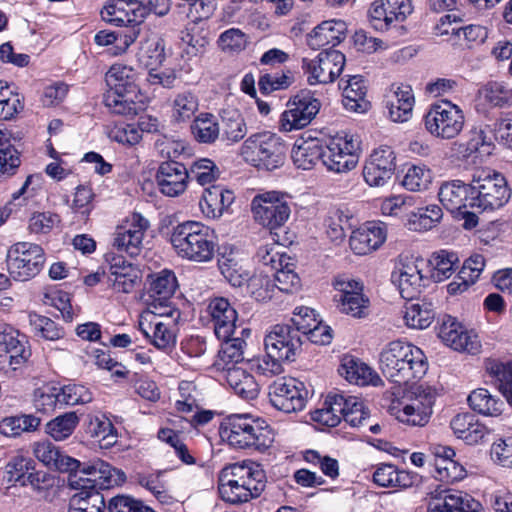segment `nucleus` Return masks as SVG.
<instances>
[{"label":"nucleus","instance_id":"5701e85b","mask_svg":"<svg viewBox=\"0 0 512 512\" xmlns=\"http://www.w3.org/2000/svg\"><path fill=\"white\" fill-rule=\"evenodd\" d=\"M0 350L9 354V364L14 370L31 357L27 337L10 325H0Z\"/></svg>","mask_w":512,"mask_h":512},{"label":"nucleus","instance_id":"20e7f679","mask_svg":"<svg viewBox=\"0 0 512 512\" xmlns=\"http://www.w3.org/2000/svg\"><path fill=\"white\" fill-rule=\"evenodd\" d=\"M170 243L178 257L195 263H209L218 247L215 231L198 221H185L172 228Z\"/></svg>","mask_w":512,"mask_h":512},{"label":"nucleus","instance_id":"5fc2aeb1","mask_svg":"<svg viewBox=\"0 0 512 512\" xmlns=\"http://www.w3.org/2000/svg\"><path fill=\"white\" fill-rule=\"evenodd\" d=\"M479 95L493 107L503 108L512 105V88L503 82H488L479 89Z\"/></svg>","mask_w":512,"mask_h":512},{"label":"nucleus","instance_id":"69168bd1","mask_svg":"<svg viewBox=\"0 0 512 512\" xmlns=\"http://www.w3.org/2000/svg\"><path fill=\"white\" fill-rule=\"evenodd\" d=\"M35 462L32 458L23 455L13 456L6 465L8 481L14 485L24 486L25 476L34 470Z\"/></svg>","mask_w":512,"mask_h":512},{"label":"nucleus","instance_id":"864d4df0","mask_svg":"<svg viewBox=\"0 0 512 512\" xmlns=\"http://www.w3.org/2000/svg\"><path fill=\"white\" fill-rule=\"evenodd\" d=\"M458 263V256L454 252L440 250L434 252L429 259L431 267L430 277L434 282H442L449 278L455 270Z\"/></svg>","mask_w":512,"mask_h":512},{"label":"nucleus","instance_id":"393cba45","mask_svg":"<svg viewBox=\"0 0 512 512\" xmlns=\"http://www.w3.org/2000/svg\"><path fill=\"white\" fill-rule=\"evenodd\" d=\"M136 0H110L101 10L102 19L115 26H141Z\"/></svg>","mask_w":512,"mask_h":512},{"label":"nucleus","instance_id":"ea45409f","mask_svg":"<svg viewBox=\"0 0 512 512\" xmlns=\"http://www.w3.org/2000/svg\"><path fill=\"white\" fill-rule=\"evenodd\" d=\"M323 156L324 144L318 139L298 140L291 151L294 165L302 170L312 169L320 160L323 162Z\"/></svg>","mask_w":512,"mask_h":512},{"label":"nucleus","instance_id":"f8f14e48","mask_svg":"<svg viewBox=\"0 0 512 512\" xmlns=\"http://www.w3.org/2000/svg\"><path fill=\"white\" fill-rule=\"evenodd\" d=\"M287 107L280 117V129L290 132L311 123L319 112L320 101L310 91L302 90L289 100Z\"/></svg>","mask_w":512,"mask_h":512},{"label":"nucleus","instance_id":"dca6fc26","mask_svg":"<svg viewBox=\"0 0 512 512\" xmlns=\"http://www.w3.org/2000/svg\"><path fill=\"white\" fill-rule=\"evenodd\" d=\"M149 221L140 213H133L113 234V247L131 257L137 256L143 246V238L148 230Z\"/></svg>","mask_w":512,"mask_h":512},{"label":"nucleus","instance_id":"a878e982","mask_svg":"<svg viewBox=\"0 0 512 512\" xmlns=\"http://www.w3.org/2000/svg\"><path fill=\"white\" fill-rule=\"evenodd\" d=\"M386 227L382 222H368L353 231L349 244L355 254L366 255L378 249L386 240Z\"/></svg>","mask_w":512,"mask_h":512},{"label":"nucleus","instance_id":"423d86ee","mask_svg":"<svg viewBox=\"0 0 512 512\" xmlns=\"http://www.w3.org/2000/svg\"><path fill=\"white\" fill-rule=\"evenodd\" d=\"M470 208L478 212L494 211L510 199L506 178L497 172L480 171L471 180Z\"/></svg>","mask_w":512,"mask_h":512},{"label":"nucleus","instance_id":"f704fd0d","mask_svg":"<svg viewBox=\"0 0 512 512\" xmlns=\"http://www.w3.org/2000/svg\"><path fill=\"white\" fill-rule=\"evenodd\" d=\"M439 338L456 351L473 352L475 342L471 339L464 327L453 317L445 316L439 327Z\"/></svg>","mask_w":512,"mask_h":512},{"label":"nucleus","instance_id":"49530a36","mask_svg":"<svg viewBox=\"0 0 512 512\" xmlns=\"http://www.w3.org/2000/svg\"><path fill=\"white\" fill-rule=\"evenodd\" d=\"M467 400L472 410L484 416L497 417L505 409V402L501 398L492 395L485 388L472 391Z\"/></svg>","mask_w":512,"mask_h":512},{"label":"nucleus","instance_id":"9b49d317","mask_svg":"<svg viewBox=\"0 0 512 512\" xmlns=\"http://www.w3.org/2000/svg\"><path fill=\"white\" fill-rule=\"evenodd\" d=\"M268 396L274 408L292 413L301 411L305 407L308 390L303 382L292 377H282L269 386Z\"/></svg>","mask_w":512,"mask_h":512},{"label":"nucleus","instance_id":"13d9d810","mask_svg":"<svg viewBox=\"0 0 512 512\" xmlns=\"http://www.w3.org/2000/svg\"><path fill=\"white\" fill-rule=\"evenodd\" d=\"M430 303H411L405 307L404 320L408 327L425 329L434 319L435 313Z\"/></svg>","mask_w":512,"mask_h":512},{"label":"nucleus","instance_id":"603ef678","mask_svg":"<svg viewBox=\"0 0 512 512\" xmlns=\"http://www.w3.org/2000/svg\"><path fill=\"white\" fill-rule=\"evenodd\" d=\"M107 508L104 496L98 490H80L68 505V512H103Z\"/></svg>","mask_w":512,"mask_h":512},{"label":"nucleus","instance_id":"7ed1b4c3","mask_svg":"<svg viewBox=\"0 0 512 512\" xmlns=\"http://www.w3.org/2000/svg\"><path fill=\"white\" fill-rule=\"evenodd\" d=\"M219 433L235 449L265 452L274 442V431L269 423L251 414H231L225 417Z\"/></svg>","mask_w":512,"mask_h":512},{"label":"nucleus","instance_id":"8fccbe9b","mask_svg":"<svg viewBox=\"0 0 512 512\" xmlns=\"http://www.w3.org/2000/svg\"><path fill=\"white\" fill-rule=\"evenodd\" d=\"M181 40L187 45L185 52L189 57L202 55L210 43V31L196 23H189L182 31Z\"/></svg>","mask_w":512,"mask_h":512},{"label":"nucleus","instance_id":"2eb2a0df","mask_svg":"<svg viewBox=\"0 0 512 512\" xmlns=\"http://www.w3.org/2000/svg\"><path fill=\"white\" fill-rule=\"evenodd\" d=\"M333 286L338 292L334 298L338 302L337 307L342 313L355 318H363L368 315L370 301L363 294L361 282L339 276L335 278Z\"/></svg>","mask_w":512,"mask_h":512},{"label":"nucleus","instance_id":"3c124183","mask_svg":"<svg viewBox=\"0 0 512 512\" xmlns=\"http://www.w3.org/2000/svg\"><path fill=\"white\" fill-rule=\"evenodd\" d=\"M79 422L75 411L65 412L46 423L45 433L55 441H65L74 433Z\"/></svg>","mask_w":512,"mask_h":512},{"label":"nucleus","instance_id":"4468645a","mask_svg":"<svg viewBox=\"0 0 512 512\" xmlns=\"http://www.w3.org/2000/svg\"><path fill=\"white\" fill-rule=\"evenodd\" d=\"M359 142L353 136L335 137L324 145L323 165L334 173H346L358 163Z\"/></svg>","mask_w":512,"mask_h":512},{"label":"nucleus","instance_id":"37998d69","mask_svg":"<svg viewBox=\"0 0 512 512\" xmlns=\"http://www.w3.org/2000/svg\"><path fill=\"white\" fill-rule=\"evenodd\" d=\"M247 133L246 123L236 109H225L220 114L219 135L228 143L242 140Z\"/></svg>","mask_w":512,"mask_h":512},{"label":"nucleus","instance_id":"473e14b6","mask_svg":"<svg viewBox=\"0 0 512 512\" xmlns=\"http://www.w3.org/2000/svg\"><path fill=\"white\" fill-rule=\"evenodd\" d=\"M105 472V474L92 472L84 477L72 474V476H68L69 486L77 490L109 489L126 480L125 473L117 468L113 467V471Z\"/></svg>","mask_w":512,"mask_h":512},{"label":"nucleus","instance_id":"bb28decb","mask_svg":"<svg viewBox=\"0 0 512 512\" xmlns=\"http://www.w3.org/2000/svg\"><path fill=\"white\" fill-rule=\"evenodd\" d=\"M234 201L235 194L232 190L222 185H212L204 190L199 206L207 218L217 219L229 211Z\"/></svg>","mask_w":512,"mask_h":512},{"label":"nucleus","instance_id":"ddd939ff","mask_svg":"<svg viewBox=\"0 0 512 512\" xmlns=\"http://www.w3.org/2000/svg\"><path fill=\"white\" fill-rule=\"evenodd\" d=\"M251 208L254 219L271 230L283 226L291 213L287 201L276 191L255 196Z\"/></svg>","mask_w":512,"mask_h":512},{"label":"nucleus","instance_id":"bf43d9fd","mask_svg":"<svg viewBox=\"0 0 512 512\" xmlns=\"http://www.w3.org/2000/svg\"><path fill=\"white\" fill-rule=\"evenodd\" d=\"M350 218L351 214L347 208H331L324 222L329 237L333 240L343 239L345 230L350 228Z\"/></svg>","mask_w":512,"mask_h":512},{"label":"nucleus","instance_id":"c03bdc74","mask_svg":"<svg viewBox=\"0 0 512 512\" xmlns=\"http://www.w3.org/2000/svg\"><path fill=\"white\" fill-rule=\"evenodd\" d=\"M87 418L86 433L97 438L102 448H109L117 442V430L106 415L89 414Z\"/></svg>","mask_w":512,"mask_h":512},{"label":"nucleus","instance_id":"b1692460","mask_svg":"<svg viewBox=\"0 0 512 512\" xmlns=\"http://www.w3.org/2000/svg\"><path fill=\"white\" fill-rule=\"evenodd\" d=\"M113 289L131 293L141 282L140 270L122 256H113L109 262V277Z\"/></svg>","mask_w":512,"mask_h":512},{"label":"nucleus","instance_id":"f03ea898","mask_svg":"<svg viewBox=\"0 0 512 512\" xmlns=\"http://www.w3.org/2000/svg\"><path fill=\"white\" fill-rule=\"evenodd\" d=\"M380 369L391 382L402 385L421 379L428 370L424 352L400 340L390 342L380 354Z\"/></svg>","mask_w":512,"mask_h":512},{"label":"nucleus","instance_id":"412c9836","mask_svg":"<svg viewBox=\"0 0 512 512\" xmlns=\"http://www.w3.org/2000/svg\"><path fill=\"white\" fill-rule=\"evenodd\" d=\"M205 312L210 317L217 338H227L236 334L238 313L227 298L211 299Z\"/></svg>","mask_w":512,"mask_h":512},{"label":"nucleus","instance_id":"338daca9","mask_svg":"<svg viewBox=\"0 0 512 512\" xmlns=\"http://www.w3.org/2000/svg\"><path fill=\"white\" fill-rule=\"evenodd\" d=\"M466 470L454 459H436L435 478L441 482L454 483L464 479Z\"/></svg>","mask_w":512,"mask_h":512},{"label":"nucleus","instance_id":"72a5a7b5","mask_svg":"<svg viewBox=\"0 0 512 512\" xmlns=\"http://www.w3.org/2000/svg\"><path fill=\"white\" fill-rule=\"evenodd\" d=\"M450 427L457 438L469 445L478 444L489 433L488 428L470 413H459L450 422Z\"/></svg>","mask_w":512,"mask_h":512},{"label":"nucleus","instance_id":"79ce46f5","mask_svg":"<svg viewBox=\"0 0 512 512\" xmlns=\"http://www.w3.org/2000/svg\"><path fill=\"white\" fill-rule=\"evenodd\" d=\"M250 329L241 328L240 336H228L227 338H218L221 340V348L218 352L219 361L223 363V369L229 364L235 366L244 360V349L246 342L244 337H249Z\"/></svg>","mask_w":512,"mask_h":512},{"label":"nucleus","instance_id":"c9c22d12","mask_svg":"<svg viewBox=\"0 0 512 512\" xmlns=\"http://www.w3.org/2000/svg\"><path fill=\"white\" fill-rule=\"evenodd\" d=\"M373 482L380 487L407 489L420 482L418 474L398 470L393 464H381L373 473Z\"/></svg>","mask_w":512,"mask_h":512},{"label":"nucleus","instance_id":"09e8293b","mask_svg":"<svg viewBox=\"0 0 512 512\" xmlns=\"http://www.w3.org/2000/svg\"><path fill=\"white\" fill-rule=\"evenodd\" d=\"M465 152L467 156L474 153L489 155L493 147V133L489 125L479 124L473 126L467 133Z\"/></svg>","mask_w":512,"mask_h":512},{"label":"nucleus","instance_id":"e433bc0d","mask_svg":"<svg viewBox=\"0 0 512 512\" xmlns=\"http://www.w3.org/2000/svg\"><path fill=\"white\" fill-rule=\"evenodd\" d=\"M484 367L491 383L497 387L512 407V361L487 358Z\"/></svg>","mask_w":512,"mask_h":512},{"label":"nucleus","instance_id":"c756f323","mask_svg":"<svg viewBox=\"0 0 512 512\" xmlns=\"http://www.w3.org/2000/svg\"><path fill=\"white\" fill-rule=\"evenodd\" d=\"M339 86L343 89L342 103L346 110L365 113L370 109L371 103L366 98L367 86L362 76H350L345 82L341 79Z\"/></svg>","mask_w":512,"mask_h":512},{"label":"nucleus","instance_id":"58836bf2","mask_svg":"<svg viewBox=\"0 0 512 512\" xmlns=\"http://www.w3.org/2000/svg\"><path fill=\"white\" fill-rule=\"evenodd\" d=\"M137 59L150 71L159 69L166 60L165 40L158 34H150L140 42Z\"/></svg>","mask_w":512,"mask_h":512},{"label":"nucleus","instance_id":"6e6d98bb","mask_svg":"<svg viewBox=\"0 0 512 512\" xmlns=\"http://www.w3.org/2000/svg\"><path fill=\"white\" fill-rule=\"evenodd\" d=\"M191 131L194 138L200 143H213L220 136L219 122L214 115L209 113L198 115L191 125Z\"/></svg>","mask_w":512,"mask_h":512},{"label":"nucleus","instance_id":"4c0bfd02","mask_svg":"<svg viewBox=\"0 0 512 512\" xmlns=\"http://www.w3.org/2000/svg\"><path fill=\"white\" fill-rule=\"evenodd\" d=\"M338 372L349 383L358 386L377 385L380 381L378 375L367 364L350 355L342 358Z\"/></svg>","mask_w":512,"mask_h":512},{"label":"nucleus","instance_id":"0eeeda50","mask_svg":"<svg viewBox=\"0 0 512 512\" xmlns=\"http://www.w3.org/2000/svg\"><path fill=\"white\" fill-rule=\"evenodd\" d=\"M7 269L16 281H28L40 273L45 263L43 248L35 243L18 242L6 255Z\"/></svg>","mask_w":512,"mask_h":512},{"label":"nucleus","instance_id":"4d7b16f0","mask_svg":"<svg viewBox=\"0 0 512 512\" xmlns=\"http://www.w3.org/2000/svg\"><path fill=\"white\" fill-rule=\"evenodd\" d=\"M198 97L191 91L178 93L172 102V118L174 121L186 122L198 111Z\"/></svg>","mask_w":512,"mask_h":512},{"label":"nucleus","instance_id":"f257e3e1","mask_svg":"<svg viewBox=\"0 0 512 512\" xmlns=\"http://www.w3.org/2000/svg\"><path fill=\"white\" fill-rule=\"evenodd\" d=\"M138 74L130 66L114 64L105 75L109 89L103 95V104L111 114L134 117L148 104L137 84Z\"/></svg>","mask_w":512,"mask_h":512},{"label":"nucleus","instance_id":"39448f33","mask_svg":"<svg viewBox=\"0 0 512 512\" xmlns=\"http://www.w3.org/2000/svg\"><path fill=\"white\" fill-rule=\"evenodd\" d=\"M287 143L277 134L263 131L250 135L242 145L245 159L258 169L273 171L283 166Z\"/></svg>","mask_w":512,"mask_h":512},{"label":"nucleus","instance_id":"6ab92c4d","mask_svg":"<svg viewBox=\"0 0 512 512\" xmlns=\"http://www.w3.org/2000/svg\"><path fill=\"white\" fill-rule=\"evenodd\" d=\"M395 153L391 147L375 149L363 168L365 182L371 187L385 185L395 172Z\"/></svg>","mask_w":512,"mask_h":512},{"label":"nucleus","instance_id":"680f3d73","mask_svg":"<svg viewBox=\"0 0 512 512\" xmlns=\"http://www.w3.org/2000/svg\"><path fill=\"white\" fill-rule=\"evenodd\" d=\"M61 395L59 387L54 385H44L34 391L33 404L37 411L49 413L61 405Z\"/></svg>","mask_w":512,"mask_h":512},{"label":"nucleus","instance_id":"aec40b11","mask_svg":"<svg viewBox=\"0 0 512 512\" xmlns=\"http://www.w3.org/2000/svg\"><path fill=\"white\" fill-rule=\"evenodd\" d=\"M155 180L159 191L163 195L176 197L185 192L189 180V172L184 164L168 160L159 165Z\"/></svg>","mask_w":512,"mask_h":512},{"label":"nucleus","instance_id":"0e129e2a","mask_svg":"<svg viewBox=\"0 0 512 512\" xmlns=\"http://www.w3.org/2000/svg\"><path fill=\"white\" fill-rule=\"evenodd\" d=\"M432 415V407L420 402L405 405L397 412V419L411 426H424Z\"/></svg>","mask_w":512,"mask_h":512},{"label":"nucleus","instance_id":"6e6552de","mask_svg":"<svg viewBox=\"0 0 512 512\" xmlns=\"http://www.w3.org/2000/svg\"><path fill=\"white\" fill-rule=\"evenodd\" d=\"M423 120L431 135L441 139H453L462 131L465 117L457 105L443 101L431 105Z\"/></svg>","mask_w":512,"mask_h":512},{"label":"nucleus","instance_id":"052dcab7","mask_svg":"<svg viewBox=\"0 0 512 512\" xmlns=\"http://www.w3.org/2000/svg\"><path fill=\"white\" fill-rule=\"evenodd\" d=\"M388 0H375L368 10V18L371 26L377 31H388L396 26L393 21L391 9L388 8Z\"/></svg>","mask_w":512,"mask_h":512},{"label":"nucleus","instance_id":"f3484780","mask_svg":"<svg viewBox=\"0 0 512 512\" xmlns=\"http://www.w3.org/2000/svg\"><path fill=\"white\" fill-rule=\"evenodd\" d=\"M302 344V338L288 323L274 325L264 339L265 351H269V356L286 361L295 360Z\"/></svg>","mask_w":512,"mask_h":512},{"label":"nucleus","instance_id":"4be33fe9","mask_svg":"<svg viewBox=\"0 0 512 512\" xmlns=\"http://www.w3.org/2000/svg\"><path fill=\"white\" fill-rule=\"evenodd\" d=\"M391 281L403 299L413 300L421 294L429 279L422 275L415 263L409 262L401 263L395 268L391 274Z\"/></svg>","mask_w":512,"mask_h":512},{"label":"nucleus","instance_id":"7c9ffc66","mask_svg":"<svg viewBox=\"0 0 512 512\" xmlns=\"http://www.w3.org/2000/svg\"><path fill=\"white\" fill-rule=\"evenodd\" d=\"M229 469L233 478L226 482H224L225 476L219 479L218 491L222 500L231 504H242L253 499L251 490L245 487V480H242V472L245 471L241 469L240 464H233Z\"/></svg>","mask_w":512,"mask_h":512},{"label":"nucleus","instance_id":"a211bd4d","mask_svg":"<svg viewBox=\"0 0 512 512\" xmlns=\"http://www.w3.org/2000/svg\"><path fill=\"white\" fill-rule=\"evenodd\" d=\"M428 512H481L482 505L466 492L437 487L430 493Z\"/></svg>","mask_w":512,"mask_h":512},{"label":"nucleus","instance_id":"c85d7f7f","mask_svg":"<svg viewBox=\"0 0 512 512\" xmlns=\"http://www.w3.org/2000/svg\"><path fill=\"white\" fill-rule=\"evenodd\" d=\"M346 32L347 25L343 20L323 21L308 35L307 43L313 50L327 45L334 47L345 39Z\"/></svg>","mask_w":512,"mask_h":512},{"label":"nucleus","instance_id":"cd10ccee","mask_svg":"<svg viewBox=\"0 0 512 512\" xmlns=\"http://www.w3.org/2000/svg\"><path fill=\"white\" fill-rule=\"evenodd\" d=\"M33 454L45 466L60 473L70 472L79 466V460L67 455L50 441L35 443Z\"/></svg>","mask_w":512,"mask_h":512},{"label":"nucleus","instance_id":"e2e57ef3","mask_svg":"<svg viewBox=\"0 0 512 512\" xmlns=\"http://www.w3.org/2000/svg\"><path fill=\"white\" fill-rule=\"evenodd\" d=\"M189 179L197 181L202 186L211 184L220 176V170L216 164L208 159L201 158L194 161L188 169Z\"/></svg>","mask_w":512,"mask_h":512},{"label":"nucleus","instance_id":"a19ab883","mask_svg":"<svg viewBox=\"0 0 512 512\" xmlns=\"http://www.w3.org/2000/svg\"><path fill=\"white\" fill-rule=\"evenodd\" d=\"M226 371L227 383L236 395L245 400L257 398L260 387L253 375L237 366L227 367Z\"/></svg>","mask_w":512,"mask_h":512},{"label":"nucleus","instance_id":"1a4fd4ad","mask_svg":"<svg viewBox=\"0 0 512 512\" xmlns=\"http://www.w3.org/2000/svg\"><path fill=\"white\" fill-rule=\"evenodd\" d=\"M178 288L175 273L169 269L149 274L146 279L145 302L153 314L171 316V299Z\"/></svg>","mask_w":512,"mask_h":512},{"label":"nucleus","instance_id":"2f4dec72","mask_svg":"<svg viewBox=\"0 0 512 512\" xmlns=\"http://www.w3.org/2000/svg\"><path fill=\"white\" fill-rule=\"evenodd\" d=\"M471 182L466 184L461 180L443 183L438 192L439 201L451 213L461 212L470 208Z\"/></svg>","mask_w":512,"mask_h":512},{"label":"nucleus","instance_id":"774afa93","mask_svg":"<svg viewBox=\"0 0 512 512\" xmlns=\"http://www.w3.org/2000/svg\"><path fill=\"white\" fill-rule=\"evenodd\" d=\"M107 510L108 512H155L141 499L126 494H119L109 499Z\"/></svg>","mask_w":512,"mask_h":512},{"label":"nucleus","instance_id":"a18cd8bd","mask_svg":"<svg viewBox=\"0 0 512 512\" xmlns=\"http://www.w3.org/2000/svg\"><path fill=\"white\" fill-rule=\"evenodd\" d=\"M41 419L33 414L20 413L6 416L0 420V434L6 437H18L23 433L38 430Z\"/></svg>","mask_w":512,"mask_h":512},{"label":"nucleus","instance_id":"9d476101","mask_svg":"<svg viewBox=\"0 0 512 512\" xmlns=\"http://www.w3.org/2000/svg\"><path fill=\"white\" fill-rule=\"evenodd\" d=\"M345 55L334 49L322 50L316 58L302 59V69L310 85L327 84L340 76L345 66Z\"/></svg>","mask_w":512,"mask_h":512},{"label":"nucleus","instance_id":"de8ad7c7","mask_svg":"<svg viewBox=\"0 0 512 512\" xmlns=\"http://www.w3.org/2000/svg\"><path fill=\"white\" fill-rule=\"evenodd\" d=\"M412 88L408 85L398 87L394 92V99L387 104L389 117L394 122H405L411 115L414 106Z\"/></svg>","mask_w":512,"mask_h":512}]
</instances>
